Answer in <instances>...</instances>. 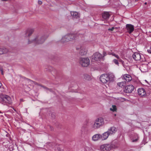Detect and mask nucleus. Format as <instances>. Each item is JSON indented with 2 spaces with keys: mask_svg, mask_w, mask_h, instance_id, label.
<instances>
[{
  "mask_svg": "<svg viewBox=\"0 0 151 151\" xmlns=\"http://www.w3.org/2000/svg\"><path fill=\"white\" fill-rule=\"evenodd\" d=\"M112 53V52H111H111H108V54L109 55H112V54H111V53Z\"/></svg>",
  "mask_w": 151,
  "mask_h": 151,
  "instance_id": "obj_35",
  "label": "nucleus"
},
{
  "mask_svg": "<svg viewBox=\"0 0 151 151\" xmlns=\"http://www.w3.org/2000/svg\"><path fill=\"white\" fill-rule=\"evenodd\" d=\"M84 78H85L87 80H90L91 79V76L87 74H86L85 75Z\"/></svg>",
  "mask_w": 151,
  "mask_h": 151,
  "instance_id": "obj_25",
  "label": "nucleus"
},
{
  "mask_svg": "<svg viewBox=\"0 0 151 151\" xmlns=\"http://www.w3.org/2000/svg\"><path fill=\"white\" fill-rule=\"evenodd\" d=\"M1 100L3 104H11L12 103V100L10 97L6 95L4 96L1 97Z\"/></svg>",
  "mask_w": 151,
  "mask_h": 151,
  "instance_id": "obj_7",
  "label": "nucleus"
},
{
  "mask_svg": "<svg viewBox=\"0 0 151 151\" xmlns=\"http://www.w3.org/2000/svg\"><path fill=\"white\" fill-rule=\"evenodd\" d=\"M134 89L133 86L132 85H130L127 86L125 87L124 91L126 93H130L132 92Z\"/></svg>",
  "mask_w": 151,
  "mask_h": 151,
  "instance_id": "obj_11",
  "label": "nucleus"
},
{
  "mask_svg": "<svg viewBox=\"0 0 151 151\" xmlns=\"http://www.w3.org/2000/svg\"><path fill=\"white\" fill-rule=\"evenodd\" d=\"M110 111L114 112H116L117 110L116 106L115 105H112L111 107L110 108Z\"/></svg>",
  "mask_w": 151,
  "mask_h": 151,
  "instance_id": "obj_23",
  "label": "nucleus"
},
{
  "mask_svg": "<svg viewBox=\"0 0 151 151\" xmlns=\"http://www.w3.org/2000/svg\"><path fill=\"white\" fill-rule=\"evenodd\" d=\"M87 49L86 47H82L81 48L80 54L81 55H85L87 52Z\"/></svg>",
  "mask_w": 151,
  "mask_h": 151,
  "instance_id": "obj_18",
  "label": "nucleus"
},
{
  "mask_svg": "<svg viewBox=\"0 0 151 151\" xmlns=\"http://www.w3.org/2000/svg\"><path fill=\"white\" fill-rule=\"evenodd\" d=\"M103 56H102V58L106 56V52H105L104 51L103 52Z\"/></svg>",
  "mask_w": 151,
  "mask_h": 151,
  "instance_id": "obj_30",
  "label": "nucleus"
},
{
  "mask_svg": "<svg viewBox=\"0 0 151 151\" xmlns=\"http://www.w3.org/2000/svg\"><path fill=\"white\" fill-rule=\"evenodd\" d=\"M116 114H114V116H116Z\"/></svg>",
  "mask_w": 151,
  "mask_h": 151,
  "instance_id": "obj_41",
  "label": "nucleus"
},
{
  "mask_svg": "<svg viewBox=\"0 0 151 151\" xmlns=\"http://www.w3.org/2000/svg\"><path fill=\"white\" fill-rule=\"evenodd\" d=\"M139 138L138 134H134L132 137V142H133L137 141Z\"/></svg>",
  "mask_w": 151,
  "mask_h": 151,
  "instance_id": "obj_21",
  "label": "nucleus"
},
{
  "mask_svg": "<svg viewBox=\"0 0 151 151\" xmlns=\"http://www.w3.org/2000/svg\"><path fill=\"white\" fill-rule=\"evenodd\" d=\"M142 69H141V70L142 71H143V72H145L146 71H144V70H143L142 69V68H141Z\"/></svg>",
  "mask_w": 151,
  "mask_h": 151,
  "instance_id": "obj_36",
  "label": "nucleus"
},
{
  "mask_svg": "<svg viewBox=\"0 0 151 151\" xmlns=\"http://www.w3.org/2000/svg\"><path fill=\"white\" fill-rule=\"evenodd\" d=\"M102 58V56L101 54L99 52H96L94 53L92 57V61H100Z\"/></svg>",
  "mask_w": 151,
  "mask_h": 151,
  "instance_id": "obj_8",
  "label": "nucleus"
},
{
  "mask_svg": "<svg viewBox=\"0 0 151 151\" xmlns=\"http://www.w3.org/2000/svg\"><path fill=\"white\" fill-rule=\"evenodd\" d=\"M116 131V128L114 127H113L109 129L107 132L110 135L114 134Z\"/></svg>",
  "mask_w": 151,
  "mask_h": 151,
  "instance_id": "obj_15",
  "label": "nucleus"
},
{
  "mask_svg": "<svg viewBox=\"0 0 151 151\" xmlns=\"http://www.w3.org/2000/svg\"><path fill=\"white\" fill-rule=\"evenodd\" d=\"M70 13L71 15L74 18H77L80 17L79 14L76 12H71Z\"/></svg>",
  "mask_w": 151,
  "mask_h": 151,
  "instance_id": "obj_19",
  "label": "nucleus"
},
{
  "mask_svg": "<svg viewBox=\"0 0 151 151\" xmlns=\"http://www.w3.org/2000/svg\"><path fill=\"white\" fill-rule=\"evenodd\" d=\"M2 85V84L0 82V88L1 87V86Z\"/></svg>",
  "mask_w": 151,
  "mask_h": 151,
  "instance_id": "obj_39",
  "label": "nucleus"
},
{
  "mask_svg": "<svg viewBox=\"0 0 151 151\" xmlns=\"http://www.w3.org/2000/svg\"><path fill=\"white\" fill-rule=\"evenodd\" d=\"M1 113V111H0V113Z\"/></svg>",
  "mask_w": 151,
  "mask_h": 151,
  "instance_id": "obj_42",
  "label": "nucleus"
},
{
  "mask_svg": "<svg viewBox=\"0 0 151 151\" xmlns=\"http://www.w3.org/2000/svg\"><path fill=\"white\" fill-rule=\"evenodd\" d=\"M90 63V60L88 58H81L80 59V63L83 67H87Z\"/></svg>",
  "mask_w": 151,
  "mask_h": 151,
  "instance_id": "obj_6",
  "label": "nucleus"
},
{
  "mask_svg": "<svg viewBox=\"0 0 151 151\" xmlns=\"http://www.w3.org/2000/svg\"><path fill=\"white\" fill-rule=\"evenodd\" d=\"M115 77L112 73L101 75L100 77V80L103 83H106L113 81Z\"/></svg>",
  "mask_w": 151,
  "mask_h": 151,
  "instance_id": "obj_1",
  "label": "nucleus"
},
{
  "mask_svg": "<svg viewBox=\"0 0 151 151\" xmlns=\"http://www.w3.org/2000/svg\"><path fill=\"white\" fill-rule=\"evenodd\" d=\"M45 40V37L43 36L41 37L36 36L32 40L29 39L27 44H29L33 43L36 44H41L44 42Z\"/></svg>",
  "mask_w": 151,
  "mask_h": 151,
  "instance_id": "obj_2",
  "label": "nucleus"
},
{
  "mask_svg": "<svg viewBox=\"0 0 151 151\" xmlns=\"http://www.w3.org/2000/svg\"><path fill=\"white\" fill-rule=\"evenodd\" d=\"M87 129L85 127H82L81 129V133L82 134L85 133Z\"/></svg>",
  "mask_w": 151,
  "mask_h": 151,
  "instance_id": "obj_26",
  "label": "nucleus"
},
{
  "mask_svg": "<svg viewBox=\"0 0 151 151\" xmlns=\"http://www.w3.org/2000/svg\"><path fill=\"white\" fill-rule=\"evenodd\" d=\"M115 29V28L114 27H113L111 28H109L108 29V30L109 31H113Z\"/></svg>",
  "mask_w": 151,
  "mask_h": 151,
  "instance_id": "obj_29",
  "label": "nucleus"
},
{
  "mask_svg": "<svg viewBox=\"0 0 151 151\" xmlns=\"http://www.w3.org/2000/svg\"><path fill=\"white\" fill-rule=\"evenodd\" d=\"M110 16L109 13L108 12H104L102 14V18L105 19H108Z\"/></svg>",
  "mask_w": 151,
  "mask_h": 151,
  "instance_id": "obj_20",
  "label": "nucleus"
},
{
  "mask_svg": "<svg viewBox=\"0 0 151 151\" xmlns=\"http://www.w3.org/2000/svg\"><path fill=\"white\" fill-rule=\"evenodd\" d=\"M104 123V120L102 118H99L96 119L92 126V128L97 129L101 127Z\"/></svg>",
  "mask_w": 151,
  "mask_h": 151,
  "instance_id": "obj_4",
  "label": "nucleus"
},
{
  "mask_svg": "<svg viewBox=\"0 0 151 151\" xmlns=\"http://www.w3.org/2000/svg\"><path fill=\"white\" fill-rule=\"evenodd\" d=\"M1 74L2 75H4V72H3V70H1Z\"/></svg>",
  "mask_w": 151,
  "mask_h": 151,
  "instance_id": "obj_34",
  "label": "nucleus"
},
{
  "mask_svg": "<svg viewBox=\"0 0 151 151\" xmlns=\"http://www.w3.org/2000/svg\"><path fill=\"white\" fill-rule=\"evenodd\" d=\"M109 135V134L107 131L104 132L102 134H101V139L103 140L106 139Z\"/></svg>",
  "mask_w": 151,
  "mask_h": 151,
  "instance_id": "obj_17",
  "label": "nucleus"
},
{
  "mask_svg": "<svg viewBox=\"0 0 151 151\" xmlns=\"http://www.w3.org/2000/svg\"><path fill=\"white\" fill-rule=\"evenodd\" d=\"M115 57L119 60V61L121 62L122 63H124V61H123L121 59H120V57L118 55H117Z\"/></svg>",
  "mask_w": 151,
  "mask_h": 151,
  "instance_id": "obj_27",
  "label": "nucleus"
},
{
  "mask_svg": "<svg viewBox=\"0 0 151 151\" xmlns=\"http://www.w3.org/2000/svg\"><path fill=\"white\" fill-rule=\"evenodd\" d=\"M35 31L34 28H29L25 31V36L29 37L33 34Z\"/></svg>",
  "mask_w": 151,
  "mask_h": 151,
  "instance_id": "obj_9",
  "label": "nucleus"
},
{
  "mask_svg": "<svg viewBox=\"0 0 151 151\" xmlns=\"http://www.w3.org/2000/svg\"><path fill=\"white\" fill-rule=\"evenodd\" d=\"M116 147L113 144L106 143L101 145L100 146V149L101 151H111Z\"/></svg>",
  "mask_w": 151,
  "mask_h": 151,
  "instance_id": "obj_3",
  "label": "nucleus"
},
{
  "mask_svg": "<svg viewBox=\"0 0 151 151\" xmlns=\"http://www.w3.org/2000/svg\"><path fill=\"white\" fill-rule=\"evenodd\" d=\"M147 51L148 52H149V53H150V54H151V46L150 47V49L148 50Z\"/></svg>",
  "mask_w": 151,
  "mask_h": 151,
  "instance_id": "obj_31",
  "label": "nucleus"
},
{
  "mask_svg": "<svg viewBox=\"0 0 151 151\" xmlns=\"http://www.w3.org/2000/svg\"><path fill=\"white\" fill-rule=\"evenodd\" d=\"M111 54L112 55L114 56L115 57L117 55L116 54H115L114 53L112 52L111 53Z\"/></svg>",
  "mask_w": 151,
  "mask_h": 151,
  "instance_id": "obj_33",
  "label": "nucleus"
},
{
  "mask_svg": "<svg viewBox=\"0 0 151 151\" xmlns=\"http://www.w3.org/2000/svg\"><path fill=\"white\" fill-rule=\"evenodd\" d=\"M113 62L116 65H119V63L118 60L116 59H114L113 60Z\"/></svg>",
  "mask_w": 151,
  "mask_h": 151,
  "instance_id": "obj_28",
  "label": "nucleus"
},
{
  "mask_svg": "<svg viewBox=\"0 0 151 151\" xmlns=\"http://www.w3.org/2000/svg\"><path fill=\"white\" fill-rule=\"evenodd\" d=\"M8 50L6 48H0V54L7 53Z\"/></svg>",
  "mask_w": 151,
  "mask_h": 151,
  "instance_id": "obj_22",
  "label": "nucleus"
},
{
  "mask_svg": "<svg viewBox=\"0 0 151 151\" xmlns=\"http://www.w3.org/2000/svg\"><path fill=\"white\" fill-rule=\"evenodd\" d=\"M38 4H42V2L41 1H38Z\"/></svg>",
  "mask_w": 151,
  "mask_h": 151,
  "instance_id": "obj_32",
  "label": "nucleus"
},
{
  "mask_svg": "<svg viewBox=\"0 0 151 151\" xmlns=\"http://www.w3.org/2000/svg\"><path fill=\"white\" fill-rule=\"evenodd\" d=\"M133 59L136 61H138L141 59V56L140 54L138 53L135 52L133 55Z\"/></svg>",
  "mask_w": 151,
  "mask_h": 151,
  "instance_id": "obj_16",
  "label": "nucleus"
},
{
  "mask_svg": "<svg viewBox=\"0 0 151 151\" xmlns=\"http://www.w3.org/2000/svg\"><path fill=\"white\" fill-rule=\"evenodd\" d=\"M145 4L146 5V4H147V3L146 2H145V4Z\"/></svg>",
  "mask_w": 151,
  "mask_h": 151,
  "instance_id": "obj_40",
  "label": "nucleus"
},
{
  "mask_svg": "<svg viewBox=\"0 0 151 151\" xmlns=\"http://www.w3.org/2000/svg\"><path fill=\"white\" fill-rule=\"evenodd\" d=\"M1 1H8V0H1Z\"/></svg>",
  "mask_w": 151,
  "mask_h": 151,
  "instance_id": "obj_38",
  "label": "nucleus"
},
{
  "mask_svg": "<svg viewBox=\"0 0 151 151\" xmlns=\"http://www.w3.org/2000/svg\"><path fill=\"white\" fill-rule=\"evenodd\" d=\"M101 134H96L93 135L92 138V140L93 141H96L101 139Z\"/></svg>",
  "mask_w": 151,
  "mask_h": 151,
  "instance_id": "obj_14",
  "label": "nucleus"
},
{
  "mask_svg": "<svg viewBox=\"0 0 151 151\" xmlns=\"http://www.w3.org/2000/svg\"><path fill=\"white\" fill-rule=\"evenodd\" d=\"M126 84V82L125 81H122L118 83L117 85L120 87H122L124 86Z\"/></svg>",
  "mask_w": 151,
  "mask_h": 151,
  "instance_id": "obj_24",
  "label": "nucleus"
},
{
  "mask_svg": "<svg viewBox=\"0 0 151 151\" xmlns=\"http://www.w3.org/2000/svg\"><path fill=\"white\" fill-rule=\"evenodd\" d=\"M3 70V69H2V68H0V70L1 71V70Z\"/></svg>",
  "mask_w": 151,
  "mask_h": 151,
  "instance_id": "obj_37",
  "label": "nucleus"
},
{
  "mask_svg": "<svg viewBox=\"0 0 151 151\" xmlns=\"http://www.w3.org/2000/svg\"><path fill=\"white\" fill-rule=\"evenodd\" d=\"M121 78L123 80L128 82L130 81L132 79L131 76L130 75L127 74L122 76Z\"/></svg>",
  "mask_w": 151,
  "mask_h": 151,
  "instance_id": "obj_12",
  "label": "nucleus"
},
{
  "mask_svg": "<svg viewBox=\"0 0 151 151\" xmlns=\"http://www.w3.org/2000/svg\"><path fill=\"white\" fill-rule=\"evenodd\" d=\"M138 93L141 96H143L146 95V92L145 89L142 88H140L138 89Z\"/></svg>",
  "mask_w": 151,
  "mask_h": 151,
  "instance_id": "obj_13",
  "label": "nucleus"
},
{
  "mask_svg": "<svg viewBox=\"0 0 151 151\" xmlns=\"http://www.w3.org/2000/svg\"><path fill=\"white\" fill-rule=\"evenodd\" d=\"M76 35L73 34H70L63 36L61 39V41L63 43L68 42L75 39Z\"/></svg>",
  "mask_w": 151,
  "mask_h": 151,
  "instance_id": "obj_5",
  "label": "nucleus"
},
{
  "mask_svg": "<svg viewBox=\"0 0 151 151\" xmlns=\"http://www.w3.org/2000/svg\"><path fill=\"white\" fill-rule=\"evenodd\" d=\"M126 29L127 32L129 34L132 33L134 30V26L130 24H127L126 25Z\"/></svg>",
  "mask_w": 151,
  "mask_h": 151,
  "instance_id": "obj_10",
  "label": "nucleus"
}]
</instances>
